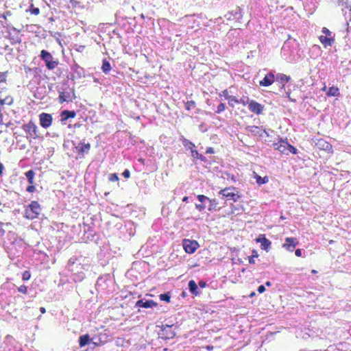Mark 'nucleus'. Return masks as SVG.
Returning <instances> with one entry per match:
<instances>
[{
  "label": "nucleus",
  "mask_w": 351,
  "mask_h": 351,
  "mask_svg": "<svg viewBox=\"0 0 351 351\" xmlns=\"http://www.w3.org/2000/svg\"><path fill=\"white\" fill-rule=\"evenodd\" d=\"M69 271L71 273L73 280L77 282H82L85 278V271L90 268L89 261L82 256L71 257L66 266Z\"/></svg>",
  "instance_id": "f257e3e1"
},
{
  "label": "nucleus",
  "mask_w": 351,
  "mask_h": 351,
  "mask_svg": "<svg viewBox=\"0 0 351 351\" xmlns=\"http://www.w3.org/2000/svg\"><path fill=\"white\" fill-rule=\"evenodd\" d=\"M41 211L40 205L36 201H32L25 208L24 216L28 219L38 217Z\"/></svg>",
  "instance_id": "f03ea898"
},
{
  "label": "nucleus",
  "mask_w": 351,
  "mask_h": 351,
  "mask_svg": "<svg viewBox=\"0 0 351 351\" xmlns=\"http://www.w3.org/2000/svg\"><path fill=\"white\" fill-rule=\"evenodd\" d=\"M40 57L45 62L46 67L49 70H53L59 63L57 60L53 59L52 55L49 51L45 49L40 51Z\"/></svg>",
  "instance_id": "7ed1b4c3"
},
{
  "label": "nucleus",
  "mask_w": 351,
  "mask_h": 351,
  "mask_svg": "<svg viewBox=\"0 0 351 351\" xmlns=\"http://www.w3.org/2000/svg\"><path fill=\"white\" fill-rule=\"evenodd\" d=\"M173 325H162L160 330L158 331V334L159 337L164 339H173L175 335L176 332L173 329Z\"/></svg>",
  "instance_id": "20e7f679"
},
{
  "label": "nucleus",
  "mask_w": 351,
  "mask_h": 351,
  "mask_svg": "<svg viewBox=\"0 0 351 351\" xmlns=\"http://www.w3.org/2000/svg\"><path fill=\"white\" fill-rule=\"evenodd\" d=\"M77 293L80 295L81 294L83 295L84 298L87 302L86 305H90L92 306L93 305L95 304L97 296L92 289L88 287L85 291H83L81 289H79Z\"/></svg>",
  "instance_id": "39448f33"
},
{
  "label": "nucleus",
  "mask_w": 351,
  "mask_h": 351,
  "mask_svg": "<svg viewBox=\"0 0 351 351\" xmlns=\"http://www.w3.org/2000/svg\"><path fill=\"white\" fill-rule=\"evenodd\" d=\"M182 245L185 252L188 254L194 253L199 246L197 241L186 239L183 240Z\"/></svg>",
  "instance_id": "423d86ee"
},
{
  "label": "nucleus",
  "mask_w": 351,
  "mask_h": 351,
  "mask_svg": "<svg viewBox=\"0 0 351 351\" xmlns=\"http://www.w3.org/2000/svg\"><path fill=\"white\" fill-rule=\"evenodd\" d=\"M234 190H235V188L234 187L226 188L223 190H221L219 193L227 199H231L233 200L234 202H236L238 201L240 195L238 193L233 192Z\"/></svg>",
  "instance_id": "0eeeda50"
},
{
  "label": "nucleus",
  "mask_w": 351,
  "mask_h": 351,
  "mask_svg": "<svg viewBox=\"0 0 351 351\" xmlns=\"http://www.w3.org/2000/svg\"><path fill=\"white\" fill-rule=\"evenodd\" d=\"M197 199L200 203H205L206 202H208L209 206L208 210L210 212L217 210V206L218 205V201L216 199H210L208 197L204 195H198L197 196Z\"/></svg>",
  "instance_id": "6e6552de"
},
{
  "label": "nucleus",
  "mask_w": 351,
  "mask_h": 351,
  "mask_svg": "<svg viewBox=\"0 0 351 351\" xmlns=\"http://www.w3.org/2000/svg\"><path fill=\"white\" fill-rule=\"evenodd\" d=\"M22 128L34 138H36L39 136L38 134V128L32 121H29L27 124H24L22 126Z\"/></svg>",
  "instance_id": "1a4fd4ad"
},
{
  "label": "nucleus",
  "mask_w": 351,
  "mask_h": 351,
  "mask_svg": "<svg viewBox=\"0 0 351 351\" xmlns=\"http://www.w3.org/2000/svg\"><path fill=\"white\" fill-rule=\"evenodd\" d=\"M40 125L44 128H49L52 123V116L50 114L43 112L39 115Z\"/></svg>",
  "instance_id": "9d476101"
},
{
  "label": "nucleus",
  "mask_w": 351,
  "mask_h": 351,
  "mask_svg": "<svg viewBox=\"0 0 351 351\" xmlns=\"http://www.w3.org/2000/svg\"><path fill=\"white\" fill-rule=\"evenodd\" d=\"M298 243L299 242L296 238L287 237L285 239V243L282 245V247L289 252H293Z\"/></svg>",
  "instance_id": "9b49d317"
},
{
  "label": "nucleus",
  "mask_w": 351,
  "mask_h": 351,
  "mask_svg": "<svg viewBox=\"0 0 351 351\" xmlns=\"http://www.w3.org/2000/svg\"><path fill=\"white\" fill-rule=\"evenodd\" d=\"M275 81V75L274 71L269 72L263 77L262 80L259 82V84L261 86L267 87L271 85Z\"/></svg>",
  "instance_id": "f8f14e48"
},
{
  "label": "nucleus",
  "mask_w": 351,
  "mask_h": 351,
  "mask_svg": "<svg viewBox=\"0 0 351 351\" xmlns=\"http://www.w3.org/2000/svg\"><path fill=\"white\" fill-rule=\"evenodd\" d=\"M248 108L251 112L261 114L263 111L264 106L256 101L250 100L248 103Z\"/></svg>",
  "instance_id": "ddd939ff"
},
{
  "label": "nucleus",
  "mask_w": 351,
  "mask_h": 351,
  "mask_svg": "<svg viewBox=\"0 0 351 351\" xmlns=\"http://www.w3.org/2000/svg\"><path fill=\"white\" fill-rule=\"evenodd\" d=\"M256 242L261 243L262 250L268 252L271 248V242L265 237V234H260L256 239Z\"/></svg>",
  "instance_id": "4468645a"
},
{
  "label": "nucleus",
  "mask_w": 351,
  "mask_h": 351,
  "mask_svg": "<svg viewBox=\"0 0 351 351\" xmlns=\"http://www.w3.org/2000/svg\"><path fill=\"white\" fill-rule=\"evenodd\" d=\"M76 112L74 110H64L60 112V122L62 124L65 125L66 121L70 118H74Z\"/></svg>",
  "instance_id": "2eb2a0df"
},
{
  "label": "nucleus",
  "mask_w": 351,
  "mask_h": 351,
  "mask_svg": "<svg viewBox=\"0 0 351 351\" xmlns=\"http://www.w3.org/2000/svg\"><path fill=\"white\" fill-rule=\"evenodd\" d=\"M156 306H157V303L155 302L152 300H145V301H144V300H139L136 302L134 307L149 308V307H154Z\"/></svg>",
  "instance_id": "dca6fc26"
},
{
  "label": "nucleus",
  "mask_w": 351,
  "mask_h": 351,
  "mask_svg": "<svg viewBox=\"0 0 351 351\" xmlns=\"http://www.w3.org/2000/svg\"><path fill=\"white\" fill-rule=\"evenodd\" d=\"M316 145L319 149L324 150L328 153H331L333 152L332 145L324 139L318 140V141L316 143Z\"/></svg>",
  "instance_id": "f3484780"
},
{
  "label": "nucleus",
  "mask_w": 351,
  "mask_h": 351,
  "mask_svg": "<svg viewBox=\"0 0 351 351\" xmlns=\"http://www.w3.org/2000/svg\"><path fill=\"white\" fill-rule=\"evenodd\" d=\"M109 278V276H100L98 278L96 284H95V288L97 290L101 289V290H105L107 287L106 285L107 280Z\"/></svg>",
  "instance_id": "a211bd4d"
},
{
  "label": "nucleus",
  "mask_w": 351,
  "mask_h": 351,
  "mask_svg": "<svg viewBox=\"0 0 351 351\" xmlns=\"http://www.w3.org/2000/svg\"><path fill=\"white\" fill-rule=\"evenodd\" d=\"M287 141H284L282 138H280L278 143H273V147L275 149L278 150L282 154H286V150L287 149Z\"/></svg>",
  "instance_id": "6ab92c4d"
},
{
  "label": "nucleus",
  "mask_w": 351,
  "mask_h": 351,
  "mask_svg": "<svg viewBox=\"0 0 351 351\" xmlns=\"http://www.w3.org/2000/svg\"><path fill=\"white\" fill-rule=\"evenodd\" d=\"M319 40L324 47H330L335 43V36L328 37L325 36H320L319 37Z\"/></svg>",
  "instance_id": "aec40b11"
},
{
  "label": "nucleus",
  "mask_w": 351,
  "mask_h": 351,
  "mask_svg": "<svg viewBox=\"0 0 351 351\" xmlns=\"http://www.w3.org/2000/svg\"><path fill=\"white\" fill-rule=\"evenodd\" d=\"M242 10L239 7H237L235 10L228 12L226 16L228 19H231L233 17V19H240L242 17Z\"/></svg>",
  "instance_id": "412c9836"
},
{
  "label": "nucleus",
  "mask_w": 351,
  "mask_h": 351,
  "mask_svg": "<svg viewBox=\"0 0 351 351\" xmlns=\"http://www.w3.org/2000/svg\"><path fill=\"white\" fill-rule=\"evenodd\" d=\"M290 80L291 77L283 73H277L275 75V81L282 84L281 88H284L285 83L288 82Z\"/></svg>",
  "instance_id": "4be33fe9"
},
{
  "label": "nucleus",
  "mask_w": 351,
  "mask_h": 351,
  "mask_svg": "<svg viewBox=\"0 0 351 351\" xmlns=\"http://www.w3.org/2000/svg\"><path fill=\"white\" fill-rule=\"evenodd\" d=\"M188 287L189 291L194 295H198L200 294L198 285L196 284L195 280H191L188 282Z\"/></svg>",
  "instance_id": "5701e85b"
},
{
  "label": "nucleus",
  "mask_w": 351,
  "mask_h": 351,
  "mask_svg": "<svg viewBox=\"0 0 351 351\" xmlns=\"http://www.w3.org/2000/svg\"><path fill=\"white\" fill-rule=\"evenodd\" d=\"M180 141H181L183 146L184 147V148L186 150L191 151V154H192V150H195V144L193 143H192L191 141H189V139L184 138V136H181Z\"/></svg>",
  "instance_id": "b1692460"
},
{
  "label": "nucleus",
  "mask_w": 351,
  "mask_h": 351,
  "mask_svg": "<svg viewBox=\"0 0 351 351\" xmlns=\"http://www.w3.org/2000/svg\"><path fill=\"white\" fill-rule=\"evenodd\" d=\"M84 232L85 234H87L86 238L90 240H93L95 235V232L93 227L89 225L84 223Z\"/></svg>",
  "instance_id": "393cba45"
},
{
  "label": "nucleus",
  "mask_w": 351,
  "mask_h": 351,
  "mask_svg": "<svg viewBox=\"0 0 351 351\" xmlns=\"http://www.w3.org/2000/svg\"><path fill=\"white\" fill-rule=\"evenodd\" d=\"M245 130L247 132L251 133L254 136H262V134H261V130L259 127L256 125H248L245 128Z\"/></svg>",
  "instance_id": "a878e982"
},
{
  "label": "nucleus",
  "mask_w": 351,
  "mask_h": 351,
  "mask_svg": "<svg viewBox=\"0 0 351 351\" xmlns=\"http://www.w3.org/2000/svg\"><path fill=\"white\" fill-rule=\"evenodd\" d=\"M59 99L60 103L71 101V93L68 91L60 92L59 95Z\"/></svg>",
  "instance_id": "bb28decb"
},
{
  "label": "nucleus",
  "mask_w": 351,
  "mask_h": 351,
  "mask_svg": "<svg viewBox=\"0 0 351 351\" xmlns=\"http://www.w3.org/2000/svg\"><path fill=\"white\" fill-rule=\"evenodd\" d=\"M78 149V153L84 156V154H88L90 149V143L82 144L81 146L76 147Z\"/></svg>",
  "instance_id": "cd10ccee"
},
{
  "label": "nucleus",
  "mask_w": 351,
  "mask_h": 351,
  "mask_svg": "<svg viewBox=\"0 0 351 351\" xmlns=\"http://www.w3.org/2000/svg\"><path fill=\"white\" fill-rule=\"evenodd\" d=\"M101 70L105 74H108L111 70L110 63L106 58L102 61Z\"/></svg>",
  "instance_id": "c85d7f7f"
},
{
  "label": "nucleus",
  "mask_w": 351,
  "mask_h": 351,
  "mask_svg": "<svg viewBox=\"0 0 351 351\" xmlns=\"http://www.w3.org/2000/svg\"><path fill=\"white\" fill-rule=\"evenodd\" d=\"M73 70L74 73L76 75L77 77L81 78L84 75V70L82 67L80 66L77 64H75L73 67Z\"/></svg>",
  "instance_id": "c756f323"
},
{
  "label": "nucleus",
  "mask_w": 351,
  "mask_h": 351,
  "mask_svg": "<svg viewBox=\"0 0 351 351\" xmlns=\"http://www.w3.org/2000/svg\"><path fill=\"white\" fill-rule=\"evenodd\" d=\"M339 89L336 86L330 87L326 93L328 97L339 96Z\"/></svg>",
  "instance_id": "7c9ffc66"
},
{
  "label": "nucleus",
  "mask_w": 351,
  "mask_h": 351,
  "mask_svg": "<svg viewBox=\"0 0 351 351\" xmlns=\"http://www.w3.org/2000/svg\"><path fill=\"white\" fill-rule=\"evenodd\" d=\"M25 175L27 178V182H29V184H33L34 182V176H35V172L34 171V170L30 169V170L27 171V172H25Z\"/></svg>",
  "instance_id": "2f4dec72"
},
{
  "label": "nucleus",
  "mask_w": 351,
  "mask_h": 351,
  "mask_svg": "<svg viewBox=\"0 0 351 351\" xmlns=\"http://www.w3.org/2000/svg\"><path fill=\"white\" fill-rule=\"evenodd\" d=\"M254 178L258 185L264 184L269 182V178L267 176L262 178L261 176L255 174Z\"/></svg>",
  "instance_id": "473e14b6"
},
{
  "label": "nucleus",
  "mask_w": 351,
  "mask_h": 351,
  "mask_svg": "<svg viewBox=\"0 0 351 351\" xmlns=\"http://www.w3.org/2000/svg\"><path fill=\"white\" fill-rule=\"evenodd\" d=\"M191 157L194 159H199L202 162H206L207 160L206 158L202 154H199L196 149L192 150Z\"/></svg>",
  "instance_id": "72a5a7b5"
},
{
  "label": "nucleus",
  "mask_w": 351,
  "mask_h": 351,
  "mask_svg": "<svg viewBox=\"0 0 351 351\" xmlns=\"http://www.w3.org/2000/svg\"><path fill=\"white\" fill-rule=\"evenodd\" d=\"M90 341V338L88 335H82L80 337L79 343L81 347L87 345Z\"/></svg>",
  "instance_id": "f704fd0d"
},
{
  "label": "nucleus",
  "mask_w": 351,
  "mask_h": 351,
  "mask_svg": "<svg viewBox=\"0 0 351 351\" xmlns=\"http://www.w3.org/2000/svg\"><path fill=\"white\" fill-rule=\"evenodd\" d=\"M13 103V98L11 96H7L4 99H0V106L7 104L8 106L12 105Z\"/></svg>",
  "instance_id": "c9c22d12"
},
{
  "label": "nucleus",
  "mask_w": 351,
  "mask_h": 351,
  "mask_svg": "<svg viewBox=\"0 0 351 351\" xmlns=\"http://www.w3.org/2000/svg\"><path fill=\"white\" fill-rule=\"evenodd\" d=\"M184 106L186 110L190 111L195 108L196 104L195 102L193 100L187 101L184 103Z\"/></svg>",
  "instance_id": "e433bc0d"
},
{
  "label": "nucleus",
  "mask_w": 351,
  "mask_h": 351,
  "mask_svg": "<svg viewBox=\"0 0 351 351\" xmlns=\"http://www.w3.org/2000/svg\"><path fill=\"white\" fill-rule=\"evenodd\" d=\"M159 298H160V300L162 301L169 302L170 299H171V295H170L169 292H166V293L160 294L159 295Z\"/></svg>",
  "instance_id": "4c0bfd02"
},
{
  "label": "nucleus",
  "mask_w": 351,
  "mask_h": 351,
  "mask_svg": "<svg viewBox=\"0 0 351 351\" xmlns=\"http://www.w3.org/2000/svg\"><path fill=\"white\" fill-rule=\"evenodd\" d=\"M29 11L31 14L38 15L40 13V9L34 7L32 4L29 7Z\"/></svg>",
  "instance_id": "58836bf2"
},
{
  "label": "nucleus",
  "mask_w": 351,
  "mask_h": 351,
  "mask_svg": "<svg viewBox=\"0 0 351 351\" xmlns=\"http://www.w3.org/2000/svg\"><path fill=\"white\" fill-rule=\"evenodd\" d=\"M226 99L228 100V103L231 106H233V102L236 104L238 103V99H237V97L234 96H228L226 97Z\"/></svg>",
  "instance_id": "ea45409f"
},
{
  "label": "nucleus",
  "mask_w": 351,
  "mask_h": 351,
  "mask_svg": "<svg viewBox=\"0 0 351 351\" xmlns=\"http://www.w3.org/2000/svg\"><path fill=\"white\" fill-rule=\"evenodd\" d=\"M287 149H288L291 154H296L298 153V149L295 147H293L289 143H287Z\"/></svg>",
  "instance_id": "a19ab883"
},
{
  "label": "nucleus",
  "mask_w": 351,
  "mask_h": 351,
  "mask_svg": "<svg viewBox=\"0 0 351 351\" xmlns=\"http://www.w3.org/2000/svg\"><path fill=\"white\" fill-rule=\"evenodd\" d=\"M226 109V104L223 103H220L218 106L216 112L219 114L223 112Z\"/></svg>",
  "instance_id": "79ce46f5"
},
{
  "label": "nucleus",
  "mask_w": 351,
  "mask_h": 351,
  "mask_svg": "<svg viewBox=\"0 0 351 351\" xmlns=\"http://www.w3.org/2000/svg\"><path fill=\"white\" fill-rule=\"evenodd\" d=\"M31 277V274L29 271L26 270L22 274V279L23 280H28Z\"/></svg>",
  "instance_id": "37998d69"
},
{
  "label": "nucleus",
  "mask_w": 351,
  "mask_h": 351,
  "mask_svg": "<svg viewBox=\"0 0 351 351\" xmlns=\"http://www.w3.org/2000/svg\"><path fill=\"white\" fill-rule=\"evenodd\" d=\"M108 179L111 182H115V181H118L119 180V177H118L117 173H110L109 175Z\"/></svg>",
  "instance_id": "c03bdc74"
},
{
  "label": "nucleus",
  "mask_w": 351,
  "mask_h": 351,
  "mask_svg": "<svg viewBox=\"0 0 351 351\" xmlns=\"http://www.w3.org/2000/svg\"><path fill=\"white\" fill-rule=\"evenodd\" d=\"M322 32L323 34H324L326 35L325 36H328V37L333 36L332 32H330L326 27H323L322 29Z\"/></svg>",
  "instance_id": "a18cd8bd"
},
{
  "label": "nucleus",
  "mask_w": 351,
  "mask_h": 351,
  "mask_svg": "<svg viewBox=\"0 0 351 351\" xmlns=\"http://www.w3.org/2000/svg\"><path fill=\"white\" fill-rule=\"evenodd\" d=\"M250 101V100L249 99L248 97L241 98L240 99H238V103L237 104H242L243 106H245V105L248 104Z\"/></svg>",
  "instance_id": "49530a36"
},
{
  "label": "nucleus",
  "mask_w": 351,
  "mask_h": 351,
  "mask_svg": "<svg viewBox=\"0 0 351 351\" xmlns=\"http://www.w3.org/2000/svg\"><path fill=\"white\" fill-rule=\"evenodd\" d=\"M17 289L20 293H22L24 294H26L27 292V287L25 285H21L20 287H19L17 288Z\"/></svg>",
  "instance_id": "de8ad7c7"
},
{
  "label": "nucleus",
  "mask_w": 351,
  "mask_h": 351,
  "mask_svg": "<svg viewBox=\"0 0 351 351\" xmlns=\"http://www.w3.org/2000/svg\"><path fill=\"white\" fill-rule=\"evenodd\" d=\"M195 208H196V209H197L199 211H202L203 210H204V209H205V208H206V205L204 204V203L195 204Z\"/></svg>",
  "instance_id": "09e8293b"
},
{
  "label": "nucleus",
  "mask_w": 351,
  "mask_h": 351,
  "mask_svg": "<svg viewBox=\"0 0 351 351\" xmlns=\"http://www.w3.org/2000/svg\"><path fill=\"white\" fill-rule=\"evenodd\" d=\"M334 3H337L339 5H343L347 3L348 0H331Z\"/></svg>",
  "instance_id": "8fccbe9b"
},
{
  "label": "nucleus",
  "mask_w": 351,
  "mask_h": 351,
  "mask_svg": "<svg viewBox=\"0 0 351 351\" xmlns=\"http://www.w3.org/2000/svg\"><path fill=\"white\" fill-rule=\"evenodd\" d=\"M347 10L348 11L349 16H350V15H351V13H350V12H351V8H350V7H348V6L347 5V6L346 7V8H345V9H342V11H343V12H345L344 15H345V17H346V20H347V19H348V17H347V16H346V15H347Z\"/></svg>",
  "instance_id": "3c124183"
},
{
  "label": "nucleus",
  "mask_w": 351,
  "mask_h": 351,
  "mask_svg": "<svg viewBox=\"0 0 351 351\" xmlns=\"http://www.w3.org/2000/svg\"><path fill=\"white\" fill-rule=\"evenodd\" d=\"M122 175L125 178H129L130 177V171L126 169L123 171Z\"/></svg>",
  "instance_id": "603ef678"
},
{
  "label": "nucleus",
  "mask_w": 351,
  "mask_h": 351,
  "mask_svg": "<svg viewBox=\"0 0 351 351\" xmlns=\"http://www.w3.org/2000/svg\"><path fill=\"white\" fill-rule=\"evenodd\" d=\"M35 189H36V188H35V186H34V184H29V185L27 187L26 191H27V192H29V193H33V192L35 191Z\"/></svg>",
  "instance_id": "864d4df0"
},
{
  "label": "nucleus",
  "mask_w": 351,
  "mask_h": 351,
  "mask_svg": "<svg viewBox=\"0 0 351 351\" xmlns=\"http://www.w3.org/2000/svg\"><path fill=\"white\" fill-rule=\"evenodd\" d=\"M257 291L259 293H263L265 291V287L264 285H261L258 286Z\"/></svg>",
  "instance_id": "5fc2aeb1"
},
{
  "label": "nucleus",
  "mask_w": 351,
  "mask_h": 351,
  "mask_svg": "<svg viewBox=\"0 0 351 351\" xmlns=\"http://www.w3.org/2000/svg\"><path fill=\"white\" fill-rule=\"evenodd\" d=\"M295 254L298 257H301L302 256V250L301 249H297L295 251Z\"/></svg>",
  "instance_id": "6e6d98bb"
},
{
  "label": "nucleus",
  "mask_w": 351,
  "mask_h": 351,
  "mask_svg": "<svg viewBox=\"0 0 351 351\" xmlns=\"http://www.w3.org/2000/svg\"><path fill=\"white\" fill-rule=\"evenodd\" d=\"M206 282L203 281V280H200L198 282V286L200 287V288H204L206 287Z\"/></svg>",
  "instance_id": "4d7b16f0"
},
{
  "label": "nucleus",
  "mask_w": 351,
  "mask_h": 351,
  "mask_svg": "<svg viewBox=\"0 0 351 351\" xmlns=\"http://www.w3.org/2000/svg\"><path fill=\"white\" fill-rule=\"evenodd\" d=\"M5 82V73L0 72V82Z\"/></svg>",
  "instance_id": "13d9d810"
},
{
  "label": "nucleus",
  "mask_w": 351,
  "mask_h": 351,
  "mask_svg": "<svg viewBox=\"0 0 351 351\" xmlns=\"http://www.w3.org/2000/svg\"><path fill=\"white\" fill-rule=\"evenodd\" d=\"M206 154H214L215 153L214 149L211 147H208L206 149Z\"/></svg>",
  "instance_id": "bf43d9fd"
},
{
  "label": "nucleus",
  "mask_w": 351,
  "mask_h": 351,
  "mask_svg": "<svg viewBox=\"0 0 351 351\" xmlns=\"http://www.w3.org/2000/svg\"><path fill=\"white\" fill-rule=\"evenodd\" d=\"M3 225H4V223L3 222L0 221V234L1 235H3L5 233V230L3 228Z\"/></svg>",
  "instance_id": "052dcab7"
},
{
  "label": "nucleus",
  "mask_w": 351,
  "mask_h": 351,
  "mask_svg": "<svg viewBox=\"0 0 351 351\" xmlns=\"http://www.w3.org/2000/svg\"><path fill=\"white\" fill-rule=\"evenodd\" d=\"M290 92H287L286 93V95H287V97L289 98V99L292 101V102H296V100L295 99H293L290 96Z\"/></svg>",
  "instance_id": "680f3d73"
},
{
  "label": "nucleus",
  "mask_w": 351,
  "mask_h": 351,
  "mask_svg": "<svg viewBox=\"0 0 351 351\" xmlns=\"http://www.w3.org/2000/svg\"><path fill=\"white\" fill-rule=\"evenodd\" d=\"M252 256L253 258H256V257H258V252H257L256 250H253V251H252Z\"/></svg>",
  "instance_id": "e2e57ef3"
},
{
  "label": "nucleus",
  "mask_w": 351,
  "mask_h": 351,
  "mask_svg": "<svg viewBox=\"0 0 351 351\" xmlns=\"http://www.w3.org/2000/svg\"><path fill=\"white\" fill-rule=\"evenodd\" d=\"M249 263L250 264H254V258H253L252 256L249 257Z\"/></svg>",
  "instance_id": "0e129e2a"
},
{
  "label": "nucleus",
  "mask_w": 351,
  "mask_h": 351,
  "mask_svg": "<svg viewBox=\"0 0 351 351\" xmlns=\"http://www.w3.org/2000/svg\"><path fill=\"white\" fill-rule=\"evenodd\" d=\"M13 40L14 43H21V38L17 36L16 38H14Z\"/></svg>",
  "instance_id": "69168bd1"
},
{
  "label": "nucleus",
  "mask_w": 351,
  "mask_h": 351,
  "mask_svg": "<svg viewBox=\"0 0 351 351\" xmlns=\"http://www.w3.org/2000/svg\"><path fill=\"white\" fill-rule=\"evenodd\" d=\"M0 123L3 124V114L1 113V108H0Z\"/></svg>",
  "instance_id": "338daca9"
},
{
  "label": "nucleus",
  "mask_w": 351,
  "mask_h": 351,
  "mask_svg": "<svg viewBox=\"0 0 351 351\" xmlns=\"http://www.w3.org/2000/svg\"><path fill=\"white\" fill-rule=\"evenodd\" d=\"M12 125H13V123L11 121L5 124L6 128H10Z\"/></svg>",
  "instance_id": "774afa93"
}]
</instances>
